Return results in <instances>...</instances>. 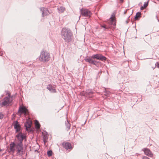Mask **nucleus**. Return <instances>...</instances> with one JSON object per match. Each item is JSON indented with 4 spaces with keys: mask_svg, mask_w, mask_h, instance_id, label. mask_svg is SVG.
Here are the masks:
<instances>
[{
    "mask_svg": "<svg viewBox=\"0 0 159 159\" xmlns=\"http://www.w3.org/2000/svg\"><path fill=\"white\" fill-rule=\"evenodd\" d=\"M10 152L13 153L16 150V155L17 156L21 157L25 153V150L22 143H12L10 144Z\"/></svg>",
    "mask_w": 159,
    "mask_h": 159,
    "instance_id": "f257e3e1",
    "label": "nucleus"
},
{
    "mask_svg": "<svg viewBox=\"0 0 159 159\" xmlns=\"http://www.w3.org/2000/svg\"><path fill=\"white\" fill-rule=\"evenodd\" d=\"M62 38L66 42H70L72 38V34L71 31L66 28L62 29L61 31Z\"/></svg>",
    "mask_w": 159,
    "mask_h": 159,
    "instance_id": "f03ea898",
    "label": "nucleus"
},
{
    "mask_svg": "<svg viewBox=\"0 0 159 159\" xmlns=\"http://www.w3.org/2000/svg\"><path fill=\"white\" fill-rule=\"evenodd\" d=\"M50 58L49 54L48 52L43 51L41 53L39 59L41 61L46 62L49 60Z\"/></svg>",
    "mask_w": 159,
    "mask_h": 159,
    "instance_id": "7ed1b4c3",
    "label": "nucleus"
},
{
    "mask_svg": "<svg viewBox=\"0 0 159 159\" xmlns=\"http://www.w3.org/2000/svg\"><path fill=\"white\" fill-rule=\"evenodd\" d=\"M12 101V98L10 96L9 94H8L7 96L4 98L3 101L2 102L1 104L2 106L7 105L10 104Z\"/></svg>",
    "mask_w": 159,
    "mask_h": 159,
    "instance_id": "20e7f679",
    "label": "nucleus"
},
{
    "mask_svg": "<svg viewBox=\"0 0 159 159\" xmlns=\"http://www.w3.org/2000/svg\"><path fill=\"white\" fill-rule=\"evenodd\" d=\"M80 11L81 14L84 16L90 17L92 14L90 11L86 8H82Z\"/></svg>",
    "mask_w": 159,
    "mask_h": 159,
    "instance_id": "39448f33",
    "label": "nucleus"
},
{
    "mask_svg": "<svg viewBox=\"0 0 159 159\" xmlns=\"http://www.w3.org/2000/svg\"><path fill=\"white\" fill-rule=\"evenodd\" d=\"M32 121L30 118L27 119L25 125L26 130L28 132H31L32 129L31 127L32 124Z\"/></svg>",
    "mask_w": 159,
    "mask_h": 159,
    "instance_id": "423d86ee",
    "label": "nucleus"
},
{
    "mask_svg": "<svg viewBox=\"0 0 159 159\" xmlns=\"http://www.w3.org/2000/svg\"><path fill=\"white\" fill-rule=\"evenodd\" d=\"M92 58L104 61L106 60V57L101 54H96L92 56Z\"/></svg>",
    "mask_w": 159,
    "mask_h": 159,
    "instance_id": "0eeeda50",
    "label": "nucleus"
},
{
    "mask_svg": "<svg viewBox=\"0 0 159 159\" xmlns=\"http://www.w3.org/2000/svg\"><path fill=\"white\" fill-rule=\"evenodd\" d=\"M16 137L17 138L18 141L16 143H22V142L25 137V134L21 133H20L17 135Z\"/></svg>",
    "mask_w": 159,
    "mask_h": 159,
    "instance_id": "6e6552de",
    "label": "nucleus"
},
{
    "mask_svg": "<svg viewBox=\"0 0 159 159\" xmlns=\"http://www.w3.org/2000/svg\"><path fill=\"white\" fill-rule=\"evenodd\" d=\"M20 115L21 116L22 114L25 115L28 112V110L25 107H20L18 111Z\"/></svg>",
    "mask_w": 159,
    "mask_h": 159,
    "instance_id": "1a4fd4ad",
    "label": "nucleus"
},
{
    "mask_svg": "<svg viewBox=\"0 0 159 159\" xmlns=\"http://www.w3.org/2000/svg\"><path fill=\"white\" fill-rule=\"evenodd\" d=\"M93 93V92H92L91 90H88L87 92L83 91L80 93V94L81 95L86 96L89 98H91L92 97L91 95Z\"/></svg>",
    "mask_w": 159,
    "mask_h": 159,
    "instance_id": "9d476101",
    "label": "nucleus"
},
{
    "mask_svg": "<svg viewBox=\"0 0 159 159\" xmlns=\"http://www.w3.org/2000/svg\"><path fill=\"white\" fill-rule=\"evenodd\" d=\"M142 150L144 152L145 154L146 155L150 157H152L153 156V154L149 149L145 148L143 149Z\"/></svg>",
    "mask_w": 159,
    "mask_h": 159,
    "instance_id": "9b49d317",
    "label": "nucleus"
},
{
    "mask_svg": "<svg viewBox=\"0 0 159 159\" xmlns=\"http://www.w3.org/2000/svg\"><path fill=\"white\" fill-rule=\"evenodd\" d=\"M110 24L111 25V26L114 27L116 25V18L114 15H112L110 18Z\"/></svg>",
    "mask_w": 159,
    "mask_h": 159,
    "instance_id": "f8f14e48",
    "label": "nucleus"
},
{
    "mask_svg": "<svg viewBox=\"0 0 159 159\" xmlns=\"http://www.w3.org/2000/svg\"><path fill=\"white\" fill-rule=\"evenodd\" d=\"M62 145L63 147L67 149L72 148L71 144L68 142H64L62 143Z\"/></svg>",
    "mask_w": 159,
    "mask_h": 159,
    "instance_id": "ddd939ff",
    "label": "nucleus"
},
{
    "mask_svg": "<svg viewBox=\"0 0 159 159\" xmlns=\"http://www.w3.org/2000/svg\"><path fill=\"white\" fill-rule=\"evenodd\" d=\"M47 89L49 90L51 92L55 93L56 92V89H53L51 85H48L47 87Z\"/></svg>",
    "mask_w": 159,
    "mask_h": 159,
    "instance_id": "4468645a",
    "label": "nucleus"
},
{
    "mask_svg": "<svg viewBox=\"0 0 159 159\" xmlns=\"http://www.w3.org/2000/svg\"><path fill=\"white\" fill-rule=\"evenodd\" d=\"M41 10L42 11V14L43 16L47 15L49 13L48 11L46 8H42Z\"/></svg>",
    "mask_w": 159,
    "mask_h": 159,
    "instance_id": "2eb2a0df",
    "label": "nucleus"
},
{
    "mask_svg": "<svg viewBox=\"0 0 159 159\" xmlns=\"http://www.w3.org/2000/svg\"><path fill=\"white\" fill-rule=\"evenodd\" d=\"M14 127L16 129L17 131H19L20 129V126L17 121H16L14 124Z\"/></svg>",
    "mask_w": 159,
    "mask_h": 159,
    "instance_id": "dca6fc26",
    "label": "nucleus"
},
{
    "mask_svg": "<svg viewBox=\"0 0 159 159\" xmlns=\"http://www.w3.org/2000/svg\"><path fill=\"white\" fill-rule=\"evenodd\" d=\"M92 57L91 58H88L85 59V61L90 63L94 64L95 61L92 60Z\"/></svg>",
    "mask_w": 159,
    "mask_h": 159,
    "instance_id": "f3484780",
    "label": "nucleus"
},
{
    "mask_svg": "<svg viewBox=\"0 0 159 159\" xmlns=\"http://www.w3.org/2000/svg\"><path fill=\"white\" fill-rule=\"evenodd\" d=\"M43 141L45 143L46 141L48 139V135L47 134H46L43 133Z\"/></svg>",
    "mask_w": 159,
    "mask_h": 159,
    "instance_id": "a211bd4d",
    "label": "nucleus"
},
{
    "mask_svg": "<svg viewBox=\"0 0 159 159\" xmlns=\"http://www.w3.org/2000/svg\"><path fill=\"white\" fill-rule=\"evenodd\" d=\"M58 9L61 12H63L65 10V8L62 7H58Z\"/></svg>",
    "mask_w": 159,
    "mask_h": 159,
    "instance_id": "6ab92c4d",
    "label": "nucleus"
},
{
    "mask_svg": "<svg viewBox=\"0 0 159 159\" xmlns=\"http://www.w3.org/2000/svg\"><path fill=\"white\" fill-rule=\"evenodd\" d=\"M141 13L140 12H138V13H137L135 18V19H137L139 18L141 16Z\"/></svg>",
    "mask_w": 159,
    "mask_h": 159,
    "instance_id": "aec40b11",
    "label": "nucleus"
},
{
    "mask_svg": "<svg viewBox=\"0 0 159 159\" xmlns=\"http://www.w3.org/2000/svg\"><path fill=\"white\" fill-rule=\"evenodd\" d=\"M35 125L37 129H39L40 127V125L39 123V122L37 120H36L35 122Z\"/></svg>",
    "mask_w": 159,
    "mask_h": 159,
    "instance_id": "412c9836",
    "label": "nucleus"
},
{
    "mask_svg": "<svg viewBox=\"0 0 159 159\" xmlns=\"http://www.w3.org/2000/svg\"><path fill=\"white\" fill-rule=\"evenodd\" d=\"M52 152L51 151H49L48 152L47 154L48 156L50 157L52 156Z\"/></svg>",
    "mask_w": 159,
    "mask_h": 159,
    "instance_id": "4be33fe9",
    "label": "nucleus"
},
{
    "mask_svg": "<svg viewBox=\"0 0 159 159\" xmlns=\"http://www.w3.org/2000/svg\"><path fill=\"white\" fill-rule=\"evenodd\" d=\"M148 1L147 2H145L144 3L143 5V6L145 8H146L148 6Z\"/></svg>",
    "mask_w": 159,
    "mask_h": 159,
    "instance_id": "5701e85b",
    "label": "nucleus"
},
{
    "mask_svg": "<svg viewBox=\"0 0 159 159\" xmlns=\"http://www.w3.org/2000/svg\"><path fill=\"white\" fill-rule=\"evenodd\" d=\"M102 27L104 28L107 29H108L109 28L107 26L105 25H102Z\"/></svg>",
    "mask_w": 159,
    "mask_h": 159,
    "instance_id": "b1692460",
    "label": "nucleus"
},
{
    "mask_svg": "<svg viewBox=\"0 0 159 159\" xmlns=\"http://www.w3.org/2000/svg\"><path fill=\"white\" fill-rule=\"evenodd\" d=\"M3 117V115L0 113V119H2Z\"/></svg>",
    "mask_w": 159,
    "mask_h": 159,
    "instance_id": "393cba45",
    "label": "nucleus"
},
{
    "mask_svg": "<svg viewBox=\"0 0 159 159\" xmlns=\"http://www.w3.org/2000/svg\"><path fill=\"white\" fill-rule=\"evenodd\" d=\"M142 159H150L148 157L146 156H143V157Z\"/></svg>",
    "mask_w": 159,
    "mask_h": 159,
    "instance_id": "a878e982",
    "label": "nucleus"
},
{
    "mask_svg": "<svg viewBox=\"0 0 159 159\" xmlns=\"http://www.w3.org/2000/svg\"><path fill=\"white\" fill-rule=\"evenodd\" d=\"M156 65H157V67L159 68V63L158 62H157V63H156Z\"/></svg>",
    "mask_w": 159,
    "mask_h": 159,
    "instance_id": "bb28decb",
    "label": "nucleus"
},
{
    "mask_svg": "<svg viewBox=\"0 0 159 159\" xmlns=\"http://www.w3.org/2000/svg\"><path fill=\"white\" fill-rule=\"evenodd\" d=\"M145 8L143 6L141 7V9L142 10H143Z\"/></svg>",
    "mask_w": 159,
    "mask_h": 159,
    "instance_id": "cd10ccee",
    "label": "nucleus"
},
{
    "mask_svg": "<svg viewBox=\"0 0 159 159\" xmlns=\"http://www.w3.org/2000/svg\"><path fill=\"white\" fill-rule=\"evenodd\" d=\"M123 0H120V1L121 2H123Z\"/></svg>",
    "mask_w": 159,
    "mask_h": 159,
    "instance_id": "c85d7f7f",
    "label": "nucleus"
}]
</instances>
